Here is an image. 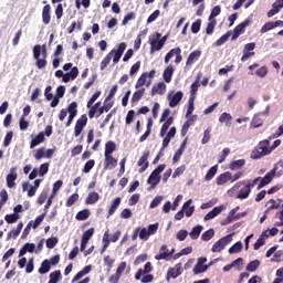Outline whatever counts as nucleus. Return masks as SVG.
<instances>
[{
  "instance_id": "f257e3e1",
  "label": "nucleus",
  "mask_w": 283,
  "mask_h": 283,
  "mask_svg": "<svg viewBox=\"0 0 283 283\" xmlns=\"http://www.w3.org/2000/svg\"><path fill=\"white\" fill-rule=\"evenodd\" d=\"M36 249V245L34 243H25L20 252H19V258H21L18 261V266L19 269H25V273L30 274L34 271V258L28 259L23 255L25 253H34V250Z\"/></svg>"
},
{
  "instance_id": "f03ea898",
  "label": "nucleus",
  "mask_w": 283,
  "mask_h": 283,
  "mask_svg": "<svg viewBox=\"0 0 283 283\" xmlns=\"http://www.w3.org/2000/svg\"><path fill=\"white\" fill-rule=\"evenodd\" d=\"M33 59L38 70H45L48 67V46L45 44H35L33 46Z\"/></svg>"
},
{
  "instance_id": "7ed1b4c3",
  "label": "nucleus",
  "mask_w": 283,
  "mask_h": 283,
  "mask_svg": "<svg viewBox=\"0 0 283 283\" xmlns=\"http://www.w3.org/2000/svg\"><path fill=\"white\" fill-rule=\"evenodd\" d=\"M271 142L269 139L261 140L255 150L251 153V158L253 160H260V158H264V156H269L271 154V148L269 149Z\"/></svg>"
},
{
  "instance_id": "20e7f679",
  "label": "nucleus",
  "mask_w": 283,
  "mask_h": 283,
  "mask_svg": "<svg viewBox=\"0 0 283 283\" xmlns=\"http://www.w3.org/2000/svg\"><path fill=\"white\" fill-rule=\"evenodd\" d=\"M166 167H167V165L161 164L150 174V176L147 179V184L150 185V187H148V191H151V189H156V186L159 185L160 174H163V171H165Z\"/></svg>"
},
{
  "instance_id": "39448f33",
  "label": "nucleus",
  "mask_w": 283,
  "mask_h": 283,
  "mask_svg": "<svg viewBox=\"0 0 283 283\" xmlns=\"http://www.w3.org/2000/svg\"><path fill=\"white\" fill-rule=\"evenodd\" d=\"M175 57L176 65H179V63H182V49L180 46H177L175 49H171L164 57V63H169Z\"/></svg>"
},
{
  "instance_id": "423d86ee",
  "label": "nucleus",
  "mask_w": 283,
  "mask_h": 283,
  "mask_svg": "<svg viewBox=\"0 0 283 283\" xmlns=\"http://www.w3.org/2000/svg\"><path fill=\"white\" fill-rule=\"evenodd\" d=\"M231 235L232 234H228L219 239L211 248L212 253H220V251H223L224 247H227V244H230L231 240H233Z\"/></svg>"
},
{
  "instance_id": "0eeeda50",
  "label": "nucleus",
  "mask_w": 283,
  "mask_h": 283,
  "mask_svg": "<svg viewBox=\"0 0 283 283\" xmlns=\"http://www.w3.org/2000/svg\"><path fill=\"white\" fill-rule=\"evenodd\" d=\"M156 39H149V43H150V54H154V52H160V50H163V48H165V44L160 41V36H163V34L156 32L155 33Z\"/></svg>"
},
{
  "instance_id": "6e6552de",
  "label": "nucleus",
  "mask_w": 283,
  "mask_h": 283,
  "mask_svg": "<svg viewBox=\"0 0 283 283\" xmlns=\"http://www.w3.org/2000/svg\"><path fill=\"white\" fill-rule=\"evenodd\" d=\"M249 25H251L250 19H245L243 22L238 24L233 30L231 41H235L240 36V34H244V30L249 28Z\"/></svg>"
},
{
  "instance_id": "1a4fd4ad",
  "label": "nucleus",
  "mask_w": 283,
  "mask_h": 283,
  "mask_svg": "<svg viewBox=\"0 0 283 283\" xmlns=\"http://www.w3.org/2000/svg\"><path fill=\"white\" fill-rule=\"evenodd\" d=\"M277 171V166H275L271 171H269L260 181L259 186L256 187L258 190L263 189L266 185H271L273 178H275V174Z\"/></svg>"
},
{
  "instance_id": "9d476101",
  "label": "nucleus",
  "mask_w": 283,
  "mask_h": 283,
  "mask_svg": "<svg viewBox=\"0 0 283 283\" xmlns=\"http://www.w3.org/2000/svg\"><path fill=\"white\" fill-rule=\"evenodd\" d=\"M174 253H176L175 249H171V251H169L167 245L164 244L160 247L159 254L155 255V260H169L170 258H174Z\"/></svg>"
},
{
  "instance_id": "9b49d317",
  "label": "nucleus",
  "mask_w": 283,
  "mask_h": 283,
  "mask_svg": "<svg viewBox=\"0 0 283 283\" xmlns=\"http://www.w3.org/2000/svg\"><path fill=\"white\" fill-rule=\"evenodd\" d=\"M85 125H87V115L86 114L82 115L76 120V124H75V127H74V136H75V138H78V136H81L83 129L85 128Z\"/></svg>"
},
{
  "instance_id": "f8f14e48",
  "label": "nucleus",
  "mask_w": 283,
  "mask_h": 283,
  "mask_svg": "<svg viewBox=\"0 0 283 283\" xmlns=\"http://www.w3.org/2000/svg\"><path fill=\"white\" fill-rule=\"evenodd\" d=\"M148 160H149V150L145 151L139 158V160L137 161V166L140 167L139 174H144V171H147V169L149 168Z\"/></svg>"
},
{
  "instance_id": "ddd939ff",
  "label": "nucleus",
  "mask_w": 283,
  "mask_h": 283,
  "mask_svg": "<svg viewBox=\"0 0 283 283\" xmlns=\"http://www.w3.org/2000/svg\"><path fill=\"white\" fill-rule=\"evenodd\" d=\"M104 169H116L118 166V159L114 158L112 155H104Z\"/></svg>"
},
{
  "instance_id": "4468645a",
  "label": "nucleus",
  "mask_w": 283,
  "mask_h": 283,
  "mask_svg": "<svg viewBox=\"0 0 283 283\" xmlns=\"http://www.w3.org/2000/svg\"><path fill=\"white\" fill-rule=\"evenodd\" d=\"M193 202V200L189 199L188 201H186L181 208V210L185 212L186 218H191L196 211V207L191 206V203Z\"/></svg>"
},
{
  "instance_id": "2eb2a0df",
  "label": "nucleus",
  "mask_w": 283,
  "mask_h": 283,
  "mask_svg": "<svg viewBox=\"0 0 283 283\" xmlns=\"http://www.w3.org/2000/svg\"><path fill=\"white\" fill-rule=\"evenodd\" d=\"M50 12H52V7L50 4L44 6L42 10V22L44 25H50V21L52 20Z\"/></svg>"
},
{
  "instance_id": "dca6fc26",
  "label": "nucleus",
  "mask_w": 283,
  "mask_h": 283,
  "mask_svg": "<svg viewBox=\"0 0 283 283\" xmlns=\"http://www.w3.org/2000/svg\"><path fill=\"white\" fill-rule=\"evenodd\" d=\"M182 96H185L182 91H178L175 95L168 96L169 107H177L180 101H182Z\"/></svg>"
},
{
  "instance_id": "f3484780",
  "label": "nucleus",
  "mask_w": 283,
  "mask_h": 283,
  "mask_svg": "<svg viewBox=\"0 0 283 283\" xmlns=\"http://www.w3.org/2000/svg\"><path fill=\"white\" fill-rule=\"evenodd\" d=\"M77 76H78V67L74 66L71 69V72L62 76V81L63 83H70V81H75Z\"/></svg>"
},
{
  "instance_id": "a211bd4d",
  "label": "nucleus",
  "mask_w": 283,
  "mask_h": 283,
  "mask_svg": "<svg viewBox=\"0 0 283 283\" xmlns=\"http://www.w3.org/2000/svg\"><path fill=\"white\" fill-rule=\"evenodd\" d=\"M167 92V84L165 82H159L158 84H155L151 88V96H156V94H165Z\"/></svg>"
},
{
  "instance_id": "6ab92c4d",
  "label": "nucleus",
  "mask_w": 283,
  "mask_h": 283,
  "mask_svg": "<svg viewBox=\"0 0 283 283\" xmlns=\"http://www.w3.org/2000/svg\"><path fill=\"white\" fill-rule=\"evenodd\" d=\"M202 55V51L200 50H196L192 51L189 55L188 59L186 61V65L187 66H191L192 64L196 63V61H199L200 56Z\"/></svg>"
},
{
  "instance_id": "aec40b11",
  "label": "nucleus",
  "mask_w": 283,
  "mask_h": 283,
  "mask_svg": "<svg viewBox=\"0 0 283 283\" xmlns=\"http://www.w3.org/2000/svg\"><path fill=\"white\" fill-rule=\"evenodd\" d=\"M41 143H45V133L40 132L30 143V149H34V147H39Z\"/></svg>"
},
{
  "instance_id": "412c9836",
  "label": "nucleus",
  "mask_w": 283,
  "mask_h": 283,
  "mask_svg": "<svg viewBox=\"0 0 283 283\" xmlns=\"http://www.w3.org/2000/svg\"><path fill=\"white\" fill-rule=\"evenodd\" d=\"M17 168H11L10 169V174L7 175V187H9V189H13V187H17V184L14 182V180H17Z\"/></svg>"
},
{
  "instance_id": "4be33fe9",
  "label": "nucleus",
  "mask_w": 283,
  "mask_h": 283,
  "mask_svg": "<svg viewBox=\"0 0 283 283\" xmlns=\"http://www.w3.org/2000/svg\"><path fill=\"white\" fill-rule=\"evenodd\" d=\"M174 72H176V69L171 64H169L164 70L163 78H164L165 83H169L171 81V78H174Z\"/></svg>"
},
{
  "instance_id": "5701e85b",
  "label": "nucleus",
  "mask_w": 283,
  "mask_h": 283,
  "mask_svg": "<svg viewBox=\"0 0 283 283\" xmlns=\"http://www.w3.org/2000/svg\"><path fill=\"white\" fill-rule=\"evenodd\" d=\"M171 125H174V117H168L166 122L163 124L159 133V136L161 138H165V136H167V132L169 130V127H171Z\"/></svg>"
},
{
  "instance_id": "b1692460",
  "label": "nucleus",
  "mask_w": 283,
  "mask_h": 283,
  "mask_svg": "<svg viewBox=\"0 0 283 283\" xmlns=\"http://www.w3.org/2000/svg\"><path fill=\"white\" fill-rule=\"evenodd\" d=\"M245 165V159L233 160L229 164V169H231V171H238L239 169H242V167H244Z\"/></svg>"
},
{
  "instance_id": "393cba45",
  "label": "nucleus",
  "mask_w": 283,
  "mask_h": 283,
  "mask_svg": "<svg viewBox=\"0 0 283 283\" xmlns=\"http://www.w3.org/2000/svg\"><path fill=\"white\" fill-rule=\"evenodd\" d=\"M264 238H269V231L262 232L256 242L253 244L254 251H258L260 247H264L266 244V240Z\"/></svg>"
},
{
  "instance_id": "a878e982",
  "label": "nucleus",
  "mask_w": 283,
  "mask_h": 283,
  "mask_svg": "<svg viewBox=\"0 0 283 283\" xmlns=\"http://www.w3.org/2000/svg\"><path fill=\"white\" fill-rule=\"evenodd\" d=\"M62 280H63V274L61 273V270H55L50 273L48 283H59Z\"/></svg>"
},
{
  "instance_id": "bb28decb",
  "label": "nucleus",
  "mask_w": 283,
  "mask_h": 283,
  "mask_svg": "<svg viewBox=\"0 0 283 283\" xmlns=\"http://www.w3.org/2000/svg\"><path fill=\"white\" fill-rule=\"evenodd\" d=\"M232 175L229 171H226L217 177V185L220 187L222 185H227L229 180H231Z\"/></svg>"
},
{
  "instance_id": "cd10ccee",
  "label": "nucleus",
  "mask_w": 283,
  "mask_h": 283,
  "mask_svg": "<svg viewBox=\"0 0 283 283\" xmlns=\"http://www.w3.org/2000/svg\"><path fill=\"white\" fill-rule=\"evenodd\" d=\"M98 200H101V195H98V192L96 191H93V192H90L85 198V205H96Z\"/></svg>"
},
{
  "instance_id": "c85d7f7f",
  "label": "nucleus",
  "mask_w": 283,
  "mask_h": 283,
  "mask_svg": "<svg viewBox=\"0 0 283 283\" xmlns=\"http://www.w3.org/2000/svg\"><path fill=\"white\" fill-rule=\"evenodd\" d=\"M22 230H23V222H20V223H18L17 229H12V230L8 233L7 240H12V238H13V239L19 238V235H20V233H21Z\"/></svg>"
},
{
  "instance_id": "c756f323",
  "label": "nucleus",
  "mask_w": 283,
  "mask_h": 283,
  "mask_svg": "<svg viewBox=\"0 0 283 283\" xmlns=\"http://www.w3.org/2000/svg\"><path fill=\"white\" fill-rule=\"evenodd\" d=\"M52 266L50 265V260L45 259L44 261H42L39 270H38V273L40 275H45L48 273H50Z\"/></svg>"
},
{
  "instance_id": "7c9ffc66",
  "label": "nucleus",
  "mask_w": 283,
  "mask_h": 283,
  "mask_svg": "<svg viewBox=\"0 0 283 283\" xmlns=\"http://www.w3.org/2000/svg\"><path fill=\"white\" fill-rule=\"evenodd\" d=\"M249 196H251V188L248 185H245V187L240 189L239 193L237 195V198L239 200H247Z\"/></svg>"
},
{
  "instance_id": "2f4dec72",
  "label": "nucleus",
  "mask_w": 283,
  "mask_h": 283,
  "mask_svg": "<svg viewBox=\"0 0 283 283\" xmlns=\"http://www.w3.org/2000/svg\"><path fill=\"white\" fill-rule=\"evenodd\" d=\"M220 213H222V207H214L210 212H208L203 220H213V218H216V216H220Z\"/></svg>"
},
{
  "instance_id": "473e14b6",
  "label": "nucleus",
  "mask_w": 283,
  "mask_h": 283,
  "mask_svg": "<svg viewBox=\"0 0 283 283\" xmlns=\"http://www.w3.org/2000/svg\"><path fill=\"white\" fill-rule=\"evenodd\" d=\"M120 197H117V198H115L113 201H112V203H111V207H109V209H108V216H107V218H111V216L113 214V213H116V209H118V207H120Z\"/></svg>"
},
{
  "instance_id": "72a5a7b5",
  "label": "nucleus",
  "mask_w": 283,
  "mask_h": 283,
  "mask_svg": "<svg viewBox=\"0 0 283 283\" xmlns=\"http://www.w3.org/2000/svg\"><path fill=\"white\" fill-rule=\"evenodd\" d=\"M91 214H92V212L90 211V209L81 210L76 213L75 220L83 222V221L87 220V218H90Z\"/></svg>"
},
{
  "instance_id": "f704fd0d",
  "label": "nucleus",
  "mask_w": 283,
  "mask_h": 283,
  "mask_svg": "<svg viewBox=\"0 0 283 283\" xmlns=\"http://www.w3.org/2000/svg\"><path fill=\"white\" fill-rule=\"evenodd\" d=\"M112 107H114V102H109L107 99L104 101V105L101 106L97 111V116H101L103 114H105V112H109V109H112Z\"/></svg>"
},
{
  "instance_id": "c9c22d12",
  "label": "nucleus",
  "mask_w": 283,
  "mask_h": 283,
  "mask_svg": "<svg viewBox=\"0 0 283 283\" xmlns=\"http://www.w3.org/2000/svg\"><path fill=\"white\" fill-rule=\"evenodd\" d=\"M202 226L198 224L192 228V230L189 232V235L191 240H198L200 238V234L202 233Z\"/></svg>"
},
{
  "instance_id": "e433bc0d",
  "label": "nucleus",
  "mask_w": 283,
  "mask_h": 283,
  "mask_svg": "<svg viewBox=\"0 0 283 283\" xmlns=\"http://www.w3.org/2000/svg\"><path fill=\"white\" fill-rule=\"evenodd\" d=\"M252 127L258 128L264 125V119H262V114L258 113L253 116L251 122Z\"/></svg>"
},
{
  "instance_id": "4c0bfd02",
  "label": "nucleus",
  "mask_w": 283,
  "mask_h": 283,
  "mask_svg": "<svg viewBox=\"0 0 283 283\" xmlns=\"http://www.w3.org/2000/svg\"><path fill=\"white\" fill-rule=\"evenodd\" d=\"M114 54V50H112L101 62L99 70L103 72L109 63H112V56Z\"/></svg>"
},
{
  "instance_id": "58836bf2",
  "label": "nucleus",
  "mask_w": 283,
  "mask_h": 283,
  "mask_svg": "<svg viewBox=\"0 0 283 283\" xmlns=\"http://www.w3.org/2000/svg\"><path fill=\"white\" fill-rule=\"evenodd\" d=\"M116 151V143L109 140L105 144V153L104 156H112Z\"/></svg>"
},
{
  "instance_id": "ea45409f",
  "label": "nucleus",
  "mask_w": 283,
  "mask_h": 283,
  "mask_svg": "<svg viewBox=\"0 0 283 283\" xmlns=\"http://www.w3.org/2000/svg\"><path fill=\"white\" fill-rule=\"evenodd\" d=\"M217 174H218V165H214L206 174L205 176L206 182H209V180H213Z\"/></svg>"
},
{
  "instance_id": "a19ab883",
  "label": "nucleus",
  "mask_w": 283,
  "mask_h": 283,
  "mask_svg": "<svg viewBox=\"0 0 283 283\" xmlns=\"http://www.w3.org/2000/svg\"><path fill=\"white\" fill-rule=\"evenodd\" d=\"M260 268V260H253L250 263H248L245 271L249 273H255L258 269Z\"/></svg>"
},
{
  "instance_id": "79ce46f5",
  "label": "nucleus",
  "mask_w": 283,
  "mask_h": 283,
  "mask_svg": "<svg viewBox=\"0 0 283 283\" xmlns=\"http://www.w3.org/2000/svg\"><path fill=\"white\" fill-rule=\"evenodd\" d=\"M88 111V118H94L96 114H98V109H101V102L95 103L91 107H87Z\"/></svg>"
},
{
  "instance_id": "37998d69",
  "label": "nucleus",
  "mask_w": 283,
  "mask_h": 283,
  "mask_svg": "<svg viewBox=\"0 0 283 283\" xmlns=\"http://www.w3.org/2000/svg\"><path fill=\"white\" fill-rule=\"evenodd\" d=\"M45 220V213H42L35 218V220H31L29 224H31L32 229H38L41 226V222Z\"/></svg>"
},
{
  "instance_id": "c03bdc74",
  "label": "nucleus",
  "mask_w": 283,
  "mask_h": 283,
  "mask_svg": "<svg viewBox=\"0 0 283 283\" xmlns=\"http://www.w3.org/2000/svg\"><path fill=\"white\" fill-rule=\"evenodd\" d=\"M66 112H69V116H76V114H78V103L72 102L67 106V111Z\"/></svg>"
},
{
  "instance_id": "a18cd8bd",
  "label": "nucleus",
  "mask_w": 283,
  "mask_h": 283,
  "mask_svg": "<svg viewBox=\"0 0 283 283\" xmlns=\"http://www.w3.org/2000/svg\"><path fill=\"white\" fill-rule=\"evenodd\" d=\"M109 242H112V240H109V230H107L103 235V248L101 253H105V251H107V248L109 247Z\"/></svg>"
},
{
  "instance_id": "49530a36",
  "label": "nucleus",
  "mask_w": 283,
  "mask_h": 283,
  "mask_svg": "<svg viewBox=\"0 0 283 283\" xmlns=\"http://www.w3.org/2000/svg\"><path fill=\"white\" fill-rule=\"evenodd\" d=\"M209 269V265H202L197 263L192 269L193 275H200V273H205Z\"/></svg>"
},
{
  "instance_id": "de8ad7c7",
  "label": "nucleus",
  "mask_w": 283,
  "mask_h": 283,
  "mask_svg": "<svg viewBox=\"0 0 283 283\" xmlns=\"http://www.w3.org/2000/svg\"><path fill=\"white\" fill-rule=\"evenodd\" d=\"M213 235H216V230L209 229L202 233L201 240H202V242H209V240H211L213 238Z\"/></svg>"
},
{
  "instance_id": "09e8293b",
  "label": "nucleus",
  "mask_w": 283,
  "mask_h": 283,
  "mask_svg": "<svg viewBox=\"0 0 283 283\" xmlns=\"http://www.w3.org/2000/svg\"><path fill=\"white\" fill-rule=\"evenodd\" d=\"M232 31H228L226 34H223L221 38H219L216 42L214 45L220 46L224 45L227 41H229V36H231Z\"/></svg>"
},
{
  "instance_id": "8fccbe9b",
  "label": "nucleus",
  "mask_w": 283,
  "mask_h": 283,
  "mask_svg": "<svg viewBox=\"0 0 283 283\" xmlns=\"http://www.w3.org/2000/svg\"><path fill=\"white\" fill-rule=\"evenodd\" d=\"M20 218V214L13 212L11 214H6L4 220L8 224H14V222H17Z\"/></svg>"
},
{
  "instance_id": "3c124183",
  "label": "nucleus",
  "mask_w": 283,
  "mask_h": 283,
  "mask_svg": "<svg viewBox=\"0 0 283 283\" xmlns=\"http://www.w3.org/2000/svg\"><path fill=\"white\" fill-rule=\"evenodd\" d=\"M145 96V88L137 90L132 97V103H138Z\"/></svg>"
},
{
  "instance_id": "603ef678",
  "label": "nucleus",
  "mask_w": 283,
  "mask_h": 283,
  "mask_svg": "<svg viewBox=\"0 0 283 283\" xmlns=\"http://www.w3.org/2000/svg\"><path fill=\"white\" fill-rule=\"evenodd\" d=\"M94 165H96V161L94 159L87 160L82 169L83 174H90V171L94 169Z\"/></svg>"
},
{
  "instance_id": "864d4df0",
  "label": "nucleus",
  "mask_w": 283,
  "mask_h": 283,
  "mask_svg": "<svg viewBox=\"0 0 283 283\" xmlns=\"http://www.w3.org/2000/svg\"><path fill=\"white\" fill-rule=\"evenodd\" d=\"M76 202H78V193L75 192L69 197L65 207H73V205H76Z\"/></svg>"
},
{
  "instance_id": "5fc2aeb1",
  "label": "nucleus",
  "mask_w": 283,
  "mask_h": 283,
  "mask_svg": "<svg viewBox=\"0 0 283 283\" xmlns=\"http://www.w3.org/2000/svg\"><path fill=\"white\" fill-rule=\"evenodd\" d=\"M101 94H103L101 91H96L92 97L88 99L86 107H92V105H94V103H96V101H98V98L101 97Z\"/></svg>"
},
{
  "instance_id": "6e6d98bb",
  "label": "nucleus",
  "mask_w": 283,
  "mask_h": 283,
  "mask_svg": "<svg viewBox=\"0 0 283 283\" xmlns=\"http://www.w3.org/2000/svg\"><path fill=\"white\" fill-rule=\"evenodd\" d=\"M94 235V228H90L82 234V240L84 242H90L92 240V237Z\"/></svg>"
},
{
  "instance_id": "4d7b16f0",
  "label": "nucleus",
  "mask_w": 283,
  "mask_h": 283,
  "mask_svg": "<svg viewBox=\"0 0 283 283\" xmlns=\"http://www.w3.org/2000/svg\"><path fill=\"white\" fill-rule=\"evenodd\" d=\"M146 83H147V72L143 73L139 76V78L135 85L136 90H138V87H143Z\"/></svg>"
},
{
  "instance_id": "13d9d810",
  "label": "nucleus",
  "mask_w": 283,
  "mask_h": 283,
  "mask_svg": "<svg viewBox=\"0 0 283 283\" xmlns=\"http://www.w3.org/2000/svg\"><path fill=\"white\" fill-rule=\"evenodd\" d=\"M228 251L230 254L240 253L242 251V242L238 241Z\"/></svg>"
},
{
  "instance_id": "bf43d9fd",
  "label": "nucleus",
  "mask_w": 283,
  "mask_h": 283,
  "mask_svg": "<svg viewBox=\"0 0 283 283\" xmlns=\"http://www.w3.org/2000/svg\"><path fill=\"white\" fill-rule=\"evenodd\" d=\"M202 25V20L198 19L196 22L191 24L192 34H198L200 32V28Z\"/></svg>"
},
{
  "instance_id": "052dcab7",
  "label": "nucleus",
  "mask_w": 283,
  "mask_h": 283,
  "mask_svg": "<svg viewBox=\"0 0 283 283\" xmlns=\"http://www.w3.org/2000/svg\"><path fill=\"white\" fill-rule=\"evenodd\" d=\"M134 19H136V13L132 11L124 17L122 25H127V23H129V21H134Z\"/></svg>"
},
{
  "instance_id": "680f3d73",
  "label": "nucleus",
  "mask_w": 283,
  "mask_h": 283,
  "mask_svg": "<svg viewBox=\"0 0 283 283\" xmlns=\"http://www.w3.org/2000/svg\"><path fill=\"white\" fill-rule=\"evenodd\" d=\"M59 244V238L53 237L46 240V249H54Z\"/></svg>"
},
{
  "instance_id": "e2e57ef3",
  "label": "nucleus",
  "mask_w": 283,
  "mask_h": 283,
  "mask_svg": "<svg viewBox=\"0 0 283 283\" xmlns=\"http://www.w3.org/2000/svg\"><path fill=\"white\" fill-rule=\"evenodd\" d=\"M151 235L149 234L147 228H143L139 230V240H144L147 242Z\"/></svg>"
},
{
  "instance_id": "0e129e2a",
  "label": "nucleus",
  "mask_w": 283,
  "mask_h": 283,
  "mask_svg": "<svg viewBox=\"0 0 283 283\" xmlns=\"http://www.w3.org/2000/svg\"><path fill=\"white\" fill-rule=\"evenodd\" d=\"M269 74V67L261 66L259 70L255 71V75L259 76V78H264Z\"/></svg>"
},
{
  "instance_id": "69168bd1",
  "label": "nucleus",
  "mask_w": 283,
  "mask_h": 283,
  "mask_svg": "<svg viewBox=\"0 0 283 283\" xmlns=\"http://www.w3.org/2000/svg\"><path fill=\"white\" fill-rule=\"evenodd\" d=\"M34 158L35 160H42V158H45V147H41L35 150Z\"/></svg>"
},
{
  "instance_id": "338daca9",
  "label": "nucleus",
  "mask_w": 283,
  "mask_h": 283,
  "mask_svg": "<svg viewBox=\"0 0 283 283\" xmlns=\"http://www.w3.org/2000/svg\"><path fill=\"white\" fill-rule=\"evenodd\" d=\"M139 70H140V61H137L135 64L132 65L129 71V76H135V74H138Z\"/></svg>"
},
{
  "instance_id": "774afa93",
  "label": "nucleus",
  "mask_w": 283,
  "mask_h": 283,
  "mask_svg": "<svg viewBox=\"0 0 283 283\" xmlns=\"http://www.w3.org/2000/svg\"><path fill=\"white\" fill-rule=\"evenodd\" d=\"M232 116L229 113H222L219 117V123H229L230 120H232Z\"/></svg>"
}]
</instances>
